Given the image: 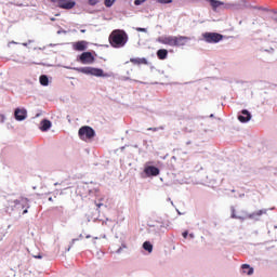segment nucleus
Returning <instances> with one entry per match:
<instances>
[{"mask_svg":"<svg viewBox=\"0 0 277 277\" xmlns=\"http://www.w3.org/2000/svg\"><path fill=\"white\" fill-rule=\"evenodd\" d=\"M156 42H159L160 44H167L168 47H175V36L158 37Z\"/></svg>","mask_w":277,"mask_h":277,"instance_id":"8","label":"nucleus"},{"mask_svg":"<svg viewBox=\"0 0 277 277\" xmlns=\"http://www.w3.org/2000/svg\"><path fill=\"white\" fill-rule=\"evenodd\" d=\"M11 44H18V42H16V41H11V42L9 43V47H10Z\"/></svg>","mask_w":277,"mask_h":277,"instance_id":"35","label":"nucleus"},{"mask_svg":"<svg viewBox=\"0 0 277 277\" xmlns=\"http://www.w3.org/2000/svg\"><path fill=\"white\" fill-rule=\"evenodd\" d=\"M120 252H122V248H119V249L117 250V254H120Z\"/></svg>","mask_w":277,"mask_h":277,"instance_id":"37","label":"nucleus"},{"mask_svg":"<svg viewBox=\"0 0 277 277\" xmlns=\"http://www.w3.org/2000/svg\"><path fill=\"white\" fill-rule=\"evenodd\" d=\"M192 39L185 36H175V47H185Z\"/></svg>","mask_w":277,"mask_h":277,"instance_id":"13","label":"nucleus"},{"mask_svg":"<svg viewBox=\"0 0 277 277\" xmlns=\"http://www.w3.org/2000/svg\"><path fill=\"white\" fill-rule=\"evenodd\" d=\"M232 193H235V189H232Z\"/></svg>","mask_w":277,"mask_h":277,"instance_id":"50","label":"nucleus"},{"mask_svg":"<svg viewBox=\"0 0 277 277\" xmlns=\"http://www.w3.org/2000/svg\"><path fill=\"white\" fill-rule=\"evenodd\" d=\"M230 211H232L233 220H241V221L253 220L254 222H260L262 215H267V209H262V210L255 211L253 213H246V216L237 215L235 207H233V206L230 207Z\"/></svg>","mask_w":277,"mask_h":277,"instance_id":"3","label":"nucleus"},{"mask_svg":"<svg viewBox=\"0 0 277 277\" xmlns=\"http://www.w3.org/2000/svg\"><path fill=\"white\" fill-rule=\"evenodd\" d=\"M97 209H101L103 207V203H96Z\"/></svg>","mask_w":277,"mask_h":277,"instance_id":"36","label":"nucleus"},{"mask_svg":"<svg viewBox=\"0 0 277 277\" xmlns=\"http://www.w3.org/2000/svg\"><path fill=\"white\" fill-rule=\"evenodd\" d=\"M78 137H80L82 142H90L96 137V131L90 126H83L78 131Z\"/></svg>","mask_w":277,"mask_h":277,"instance_id":"5","label":"nucleus"},{"mask_svg":"<svg viewBox=\"0 0 277 277\" xmlns=\"http://www.w3.org/2000/svg\"><path fill=\"white\" fill-rule=\"evenodd\" d=\"M52 127V123L49 119H43L41 122H40V131H43V132H47L49 131V129H51Z\"/></svg>","mask_w":277,"mask_h":277,"instance_id":"15","label":"nucleus"},{"mask_svg":"<svg viewBox=\"0 0 277 277\" xmlns=\"http://www.w3.org/2000/svg\"><path fill=\"white\" fill-rule=\"evenodd\" d=\"M28 44H31V40H28Z\"/></svg>","mask_w":277,"mask_h":277,"instance_id":"45","label":"nucleus"},{"mask_svg":"<svg viewBox=\"0 0 277 277\" xmlns=\"http://www.w3.org/2000/svg\"><path fill=\"white\" fill-rule=\"evenodd\" d=\"M157 57H158V60H168V50H166V49L158 50Z\"/></svg>","mask_w":277,"mask_h":277,"instance_id":"19","label":"nucleus"},{"mask_svg":"<svg viewBox=\"0 0 277 277\" xmlns=\"http://www.w3.org/2000/svg\"><path fill=\"white\" fill-rule=\"evenodd\" d=\"M100 0H89V5H96Z\"/></svg>","mask_w":277,"mask_h":277,"instance_id":"29","label":"nucleus"},{"mask_svg":"<svg viewBox=\"0 0 277 277\" xmlns=\"http://www.w3.org/2000/svg\"><path fill=\"white\" fill-rule=\"evenodd\" d=\"M108 42L113 49H124L129 42V35L124 29H115L110 32Z\"/></svg>","mask_w":277,"mask_h":277,"instance_id":"1","label":"nucleus"},{"mask_svg":"<svg viewBox=\"0 0 277 277\" xmlns=\"http://www.w3.org/2000/svg\"><path fill=\"white\" fill-rule=\"evenodd\" d=\"M190 239H194L195 235L194 234H189Z\"/></svg>","mask_w":277,"mask_h":277,"instance_id":"40","label":"nucleus"},{"mask_svg":"<svg viewBox=\"0 0 277 277\" xmlns=\"http://www.w3.org/2000/svg\"><path fill=\"white\" fill-rule=\"evenodd\" d=\"M34 259H42V254H38V255H32Z\"/></svg>","mask_w":277,"mask_h":277,"instance_id":"34","label":"nucleus"},{"mask_svg":"<svg viewBox=\"0 0 277 277\" xmlns=\"http://www.w3.org/2000/svg\"><path fill=\"white\" fill-rule=\"evenodd\" d=\"M160 172L161 171L159 170V168H157L155 166L146 164L145 168H144V174L148 179H150V176H159Z\"/></svg>","mask_w":277,"mask_h":277,"instance_id":"9","label":"nucleus"},{"mask_svg":"<svg viewBox=\"0 0 277 277\" xmlns=\"http://www.w3.org/2000/svg\"><path fill=\"white\" fill-rule=\"evenodd\" d=\"M77 60L82 64H94V55H92V52H83Z\"/></svg>","mask_w":277,"mask_h":277,"instance_id":"10","label":"nucleus"},{"mask_svg":"<svg viewBox=\"0 0 277 277\" xmlns=\"http://www.w3.org/2000/svg\"><path fill=\"white\" fill-rule=\"evenodd\" d=\"M241 272L242 274H247V276H252V274H254V268L251 267L249 264H242Z\"/></svg>","mask_w":277,"mask_h":277,"instance_id":"16","label":"nucleus"},{"mask_svg":"<svg viewBox=\"0 0 277 277\" xmlns=\"http://www.w3.org/2000/svg\"><path fill=\"white\" fill-rule=\"evenodd\" d=\"M53 3H57V6L61 8V10H72L75 5H77V2L70 1V0H51Z\"/></svg>","mask_w":277,"mask_h":277,"instance_id":"7","label":"nucleus"},{"mask_svg":"<svg viewBox=\"0 0 277 277\" xmlns=\"http://www.w3.org/2000/svg\"><path fill=\"white\" fill-rule=\"evenodd\" d=\"M54 185H57V183H55Z\"/></svg>","mask_w":277,"mask_h":277,"instance_id":"53","label":"nucleus"},{"mask_svg":"<svg viewBox=\"0 0 277 277\" xmlns=\"http://www.w3.org/2000/svg\"><path fill=\"white\" fill-rule=\"evenodd\" d=\"M149 228H154L156 233H160L161 228H163V224L158 223L157 225H149Z\"/></svg>","mask_w":277,"mask_h":277,"instance_id":"22","label":"nucleus"},{"mask_svg":"<svg viewBox=\"0 0 277 277\" xmlns=\"http://www.w3.org/2000/svg\"><path fill=\"white\" fill-rule=\"evenodd\" d=\"M163 129H166L163 126L159 127V128H148L147 131H154V132H157V131H163Z\"/></svg>","mask_w":277,"mask_h":277,"instance_id":"24","label":"nucleus"},{"mask_svg":"<svg viewBox=\"0 0 277 277\" xmlns=\"http://www.w3.org/2000/svg\"><path fill=\"white\" fill-rule=\"evenodd\" d=\"M239 122L246 123L252 120V114L248 111V109H242L241 113L238 115Z\"/></svg>","mask_w":277,"mask_h":277,"instance_id":"12","label":"nucleus"},{"mask_svg":"<svg viewBox=\"0 0 277 277\" xmlns=\"http://www.w3.org/2000/svg\"><path fill=\"white\" fill-rule=\"evenodd\" d=\"M51 21H55V17H52Z\"/></svg>","mask_w":277,"mask_h":277,"instance_id":"47","label":"nucleus"},{"mask_svg":"<svg viewBox=\"0 0 277 277\" xmlns=\"http://www.w3.org/2000/svg\"><path fill=\"white\" fill-rule=\"evenodd\" d=\"M210 118H213V114L210 115Z\"/></svg>","mask_w":277,"mask_h":277,"instance_id":"48","label":"nucleus"},{"mask_svg":"<svg viewBox=\"0 0 277 277\" xmlns=\"http://www.w3.org/2000/svg\"><path fill=\"white\" fill-rule=\"evenodd\" d=\"M14 118L17 122H23V120H27V109L25 108H16L14 110Z\"/></svg>","mask_w":277,"mask_h":277,"instance_id":"11","label":"nucleus"},{"mask_svg":"<svg viewBox=\"0 0 277 277\" xmlns=\"http://www.w3.org/2000/svg\"><path fill=\"white\" fill-rule=\"evenodd\" d=\"M22 44H23V47H28L29 43H22Z\"/></svg>","mask_w":277,"mask_h":277,"instance_id":"44","label":"nucleus"},{"mask_svg":"<svg viewBox=\"0 0 277 277\" xmlns=\"http://www.w3.org/2000/svg\"><path fill=\"white\" fill-rule=\"evenodd\" d=\"M80 31H81V34H85V29H81Z\"/></svg>","mask_w":277,"mask_h":277,"instance_id":"43","label":"nucleus"},{"mask_svg":"<svg viewBox=\"0 0 277 277\" xmlns=\"http://www.w3.org/2000/svg\"><path fill=\"white\" fill-rule=\"evenodd\" d=\"M116 3V0H105L104 4L106 8H111Z\"/></svg>","mask_w":277,"mask_h":277,"instance_id":"23","label":"nucleus"},{"mask_svg":"<svg viewBox=\"0 0 277 277\" xmlns=\"http://www.w3.org/2000/svg\"><path fill=\"white\" fill-rule=\"evenodd\" d=\"M188 235H189V232H188V230L183 232V234H182V236L184 237V239H187Z\"/></svg>","mask_w":277,"mask_h":277,"instance_id":"32","label":"nucleus"},{"mask_svg":"<svg viewBox=\"0 0 277 277\" xmlns=\"http://www.w3.org/2000/svg\"><path fill=\"white\" fill-rule=\"evenodd\" d=\"M146 0H135L134 5H142V3H145Z\"/></svg>","mask_w":277,"mask_h":277,"instance_id":"28","label":"nucleus"},{"mask_svg":"<svg viewBox=\"0 0 277 277\" xmlns=\"http://www.w3.org/2000/svg\"><path fill=\"white\" fill-rule=\"evenodd\" d=\"M243 196H246V195H245V194H240V195H239V198H243Z\"/></svg>","mask_w":277,"mask_h":277,"instance_id":"42","label":"nucleus"},{"mask_svg":"<svg viewBox=\"0 0 277 277\" xmlns=\"http://www.w3.org/2000/svg\"><path fill=\"white\" fill-rule=\"evenodd\" d=\"M187 144H192V142H187Z\"/></svg>","mask_w":277,"mask_h":277,"instance_id":"52","label":"nucleus"},{"mask_svg":"<svg viewBox=\"0 0 277 277\" xmlns=\"http://www.w3.org/2000/svg\"><path fill=\"white\" fill-rule=\"evenodd\" d=\"M39 82L44 87L49 85V76L48 75H41L40 78H39Z\"/></svg>","mask_w":277,"mask_h":277,"instance_id":"20","label":"nucleus"},{"mask_svg":"<svg viewBox=\"0 0 277 277\" xmlns=\"http://www.w3.org/2000/svg\"><path fill=\"white\" fill-rule=\"evenodd\" d=\"M130 62L132 64H136L137 66H140L141 64L147 65L148 64V60H146L145 57H136V58H130Z\"/></svg>","mask_w":277,"mask_h":277,"instance_id":"18","label":"nucleus"},{"mask_svg":"<svg viewBox=\"0 0 277 277\" xmlns=\"http://www.w3.org/2000/svg\"><path fill=\"white\" fill-rule=\"evenodd\" d=\"M137 31H142L143 34H148V29L142 28V27H136L135 28Z\"/></svg>","mask_w":277,"mask_h":277,"instance_id":"27","label":"nucleus"},{"mask_svg":"<svg viewBox=\"0 0 277 277\" xmlns=\"http://www.w3.org/2000/svg\"><path fill=\"white\" fill-rule=\"evenodd\" d=\"M24 209H25V210L23 211V215H26V213L29 212V211H28L29 208L25 207Z\"/></svg>","mask_w":277,"mask_h":277,"instance_id":"33","label":"nucleus"},{"mask_svg":"<svg viewBox=\"0 0 277 277\" xmlns=\"http://www.w3.org/2000/svg\"><path fill=\"white\" fill-rule=\"evenodd\" d=\"M177 213H179V215H181V212H179V210H177Z\"/></svg>","mask_w":277,"mask_h":277,"instance_id":"51","label":"nucleus"},{"mask_svg":"<svg viewBox=\"0 0 277 277\" xmlns=\"http://www.w3.org/2000/svg\"><path fill=\"white\" fill-rule=\"evenodd\" d=\"M72 70L82 72V75H91L92 77L109 78L114 76V72H105L103 69L96 67H74Z\"/></svg>","mask_w":277,"mask_h":277,"instance_id":"2","label":"nucleus"},{"mask_svg":"<svg viewBox=\"0 0 277 277\" xmlns=\"http://www.w3.org/2000/svg\"><path fill=\"white\" fill-rule=\"evenodd\" d=\"M90 237H91V236H90V235H88V236H87V239H90Z\"/></svg>","mask_w":277,"mask_h":277,"instance_id":"46","label":"nucleus"},{"mask_svg":"<svg viewBox=\"0 0 277 277\" xmlns=\"http://www.w3.org/2000/svg\"><path fill=\"white\" fill-rule=\"evenodd\" d=\"M202 38L208 44H217L224 40V35L220 32H203Z\"/></svg>","mask_w":277,"mask_h":277,"instance_id":"6","label":"nucleus"},{"mask_svg":"<svg viewBox=\"0 0 277 277\" xmlns=\"http://www.w3.org/2000/svg\"><path fill=\"white\" fill-rule=\"evenodd\" d=\"M57 34H62V31H61V30H58V31H57Z\"/></svg>","mask_w":277,"mask_h":277,"instance_id":"49","label":"nucleus"},{"mask_svg":"<svg viewBox=\"0 0 277 277\" xmlns=\"http://www.w3.org/2000/svg\"><path fill=\"white\" fill-rule=\"evenodd\" d=\"M253 10H261L262 12H267V8H263V6H252Z\"/></svg>","mask_w":277,"mask_h":277,"instance_id":"26","label":"nucleus"},{"mask_svg":"<svg viewBox=\"0 0 277 277\" xmlns=\"http://www.w3.org/2000/svg\"><path fill=\"white\" fill-rule=\"evenodd\" d=\"M156 3H161L162 5H167L168 3H172V0H156Z\"/></svg>","mask_w":277,"mask_h":277,"instance_id":"25","label":"nucleus"},{"mask_svg":"<svg viewBox=\"0 0 277 277\" xmlns=\"http://www.w3.org/2000/svg\"><path fill=\"white\" fill-rule=\"evenodd\" d=\"M168 201L171 202V205H174L171 198H168Z\"/></svg>","mask_w":277,"mask_h":277,"instance_id":"38","label":"nucleus"},{"mask_svg":"<svg viewBox=\"0 0 277 277\" xmlns=\"http://www.w3.org/2000/svg\"><path fill=\"white\" fill-rule=\"evenodd\" d=\"M74 51H85L88 49V41H77L72 43Z\"/></svg>","mask_w":277,"mask_h":277,"instance_id":"14","label":"nucleus"},{"mask_svg":"<svg viewBox=\"0 0 277 277\" xmlns=\"http://www.w3.org/2000/svg\"><path fill=\"white\" fill-rule=\"evenodd\" d=\"M0 122L3 124L5 122V115H0Z\"/></svg>","mask_w":277,"mask_h":277,"instance_id":"31","label":"nucleus"},{"mask_svg":"<svg viewBox=\"0 0 277 277\" xmlns=\"http://www.w3.org/2000/svg\"><path fill=\"white\" fill-rule=\"evenodd\" d=\"M143 249L150 254V252H153V243H150V241H145L143 243Z\"/></svg>","mask_w":277,"mask_h":277,"instance_id":"21","label":"nucleus"},{"mask_svg":"<svg viewBox=\"0 0 277 277\" xmlns=\"http://www.w3.org/2000/svg\"><path fill=\"white\" fill-rule=\"evenodd\" d=\"M49 201H50V202H53V197H49Z\"/></svg>","mask_w":277,"mask_h":277,"instance_id":"41","label":"nucleus"},{"mask_svg":"<svg viewBox=\"0 0 277 277\" xmlns=\"http://www.w3.org/2000/svg\"><path fill=\"white\" fill-rule=\"evenodd\" d=\"M120 81H131V79L127 76H121Z\"/></svg>","mask_w":277,"mask_h":277,"instance_id":"30","label":"nucleus"},{"mask_svg":"<svg viewBox=\"0 0 277 277\" xmlns=\"http://www.w3.org/2000/svg\"><path fill=\"white\" fill-rule=\"evenodd\" d=\"M22 209H24V208L21 206H17V211H21Z\"/></svg>","mask_w":277,"mask_h":277,"instance_id":"39","label":"nucleus"},{"mask_svg":"<svg viewBox=\"0 0 277 277\" xmlns=\"http://www.w3.org/2000/svg\"><path fill=\"white\" fill-rule=\"evenodd\" d=\"M17 207H22V209H29V199L22 197L21 199L15 200H9L6 203L5 211L9 214L14 213V211H17Z\"/></svg>","mask_w":277,"mask_h":277,"instance_id":"4","label":"nucleus"},{"mask_svg":"<svg viewBox=\"0 0 277 277\" xmlns=\"http://www.w3.org/2000/svg\"><path fill=\"white\" fill-rule=\"evenodd\" d=\"M208 3H210L213 12L217 11V8H220L221 5H224V2L220 1V0H207Z\"/></svg>","mask_w":277,"mask_h":277,"instance_id":"17","label":"nucleus"}]
</instances>
